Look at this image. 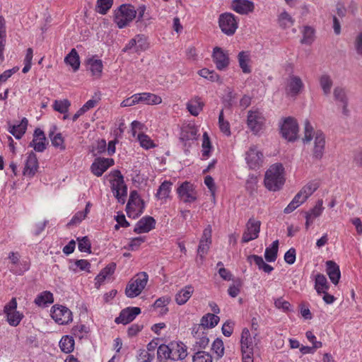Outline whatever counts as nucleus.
<instances>
[{
    "label": "nucleus",
    "mask_w": 362,
    "mask_h": 362,
    "mask_svg": "<svg viewBox=\"0 0 362 362\" xmlns=\"http://www.w3.org/2000/svg\"><path fill=\"white\" fill-rule=\"evenodd\" d=\"M158 358L160 360L171 359V347L168 345L161 344L157 350Z\"/></svg>",
    "instance_id": "4d7b16f0"
},
{
    "label": "nucleus",
    "mask_w": 362,
    "mask_h": 362,
    "mask_svg": "<svg viewBox=\"0 0 362 362\" xmlns=\"http://www.w3.org/2000/svg\"><path fill=\"white\" fill-rule=\"evenodd\" d=\"M202 156L203 159H207L210 156V152L211 149V144L206 132L203 134L202 144Z\"/></svg>",
    "instance_id": "3c124183"
},
{
    "label": "nucleus",
    "mask_w": 362,
    "mask_h": 362,
    "mask_svg": "<svg viewBox=\"0 0 362 362\" xmlns=\"http://www.w3.org/2000/svg\"><path fill=\"white\" fill-rule=\"evenodd\" d=\"M17 301L13 298L8 304L4 306V312L7 316V321L10 325L17 326L23 318V315L16 310Z\"/></svg>",
    "instance_id": "f8f14e48"
},
{
    "label": "nucleus",
    "mask_w": 362,
    "mask_h": 362,
    "mask_svg": "<svg viewBox=\"0 0 362 362\" xmlns=\"http://www.w3.org/2000/svg\"><path fill=\"white\" fill-rule=\"evenodd\" d=\"M141 313V309L138 307H128L122 310L119 317L115 318L117 324L127 325L132 322L136 317Z\"/></svg>",
    "instance_id": "a211bd4d"
},
{
    "label": "nucleus",
    "mask_w": 362,
    "mask_h": 362,
    "mask_svg": "<svg viewBox=\"0 0 362 362\" xmlns=\"http://www.w3.org/2000/svg\"><path fill=\"white\" fill-rule=\"evenodd\" d=\"M329 286L325 275L317 274L315 278V289L320 295L322 292L328 291Z\"/></svg>",
    "instance_id": "4c0bfd02"
},
{
    "label": "nucleus",
    "mask_w": 362,
    "mask_h": 362,
    "mask_svg": "<svg viewBox=\"0 0 362 362\" xmlns=\"http://www.w3.org/2000/svg\"><path fill=\"white\" fill-rule=\"evenodd\" d=\"M334 100L343 106V112H346L347 97L344 88L337 86L334 89Z\"/></svg>",
    "instance_id": "58836bf2"
},
{
    "label": "nucleus",
    "mask_w": 362,
    "mask_h": 362,
    "mask_svg": "<svg viewBox=\"0 0 362 362\" xmlns=\"http://www.w3.org/2000/svg\"><path fill=\"white\" fill-rule=\"evenodd\" d=\"M281 132L282 136L286 140L295 141L298 134V125L296 120L291 117L285 119L281 127Z\"/></svg>",
    "instance_id": "9b49d317"
},
{
    "label": "nucleus",
    "mask_w": 362,
    "mask_h": 362,
    "mask_svg": "<svg viewBox=\"0 0 362 362\" xmlns=\"http://www.w3.org/2000/svg\"><path fill=\"white\" fill-rule=\"evenodd\" d=\"M322 200H318L315 206L309 211L306 212L305 214L310 216L313 219L320 216L324 209L322 206Z\"/></svg>",
    "instance_id": "052dcab7"
},
{
    "label": "nucleus",
    "mask_w": 362,
    "mask_h": 362,
    "mask_svg": "<svg viewBox=\"0 0 362 362\" xmlns=\"http://www.w3.org/2000/svg\"><path fill=\"white\" fill-rule=\"evenodd\" d=\"M144 209V203L136 190H132L126 206V211L129 218H136L140 216Z\"/></svg>",
    "instance_id": "39448f33"
},
{
    "label": "nucleus",
    "mask_w": 362,
    "mask_h": 362,
    "mask_svg": "<svg viewBox=\"0 0 362 362\" xmlns=\"http://www.w3.org/2000/svg\"><path fill=\"white\" fill-rule=\"evenodd\" d=\"M198 73L200 76L211 81H216L219 79V76L214 71H211L208 69H202Z\"/></svg>",
    "instance_id": "680f3d73"
},
{
    "label": "nucleus",
    "mask_w": 362,
    "mask_h": 362,
    "mask_svg": "<svg viewBox=\"0 0 362 362\" xmlns=\"http://www.w3.org/2000/svg\"><path fill=\"white\" fill-rule=\"evenodd\" d=\"M279 248V241L275 240L270 247L266 248L264 258L269 262H273L276 259Z\"/></svg>",
    "instance_id": "c03bdc74"
},
{
    "label": "nucleus",
    "mask_w": 362,
    "mask_h": 362,
    "mask_svg": "<svg viewBox=\"0 0 362 362\" xmlns=\"http://www.w3.org/2000/svg\"><path fill=\"white\" fill-rule=\"evenodd\" d=\"M170 347L173 361L182 360L187 356V346L181 341H172Z\"/></svg>",
    "instance_id": "a878e982"
},
{
    "label": "nucleus",
    "mask_w": 362,
    "mask_h": 362,
    "mask_svg": "<svg viewBox=\"0 0 362 362\" xmlns=\"http://www.w3.org/2000/svg\"><path fill=\"white\" fill-rule=\"evenodd\" d=\"M327 274L332 284L337 285L341 277V273L339 266L333 261H327Z\"/></svg>",
    "instance_id": "c756f323"
},
{
    "label": "nucleus",
    "mask_w": 362,
    "mask_h": 362,
    "mask_svg": "<svg viewBox=\"0 0 362 362\" xmlns=\"http://www.w3.org/2000/svg\"><path fill=\"white\" fill-rule=\"evenodd\" d=\"M247 261L250 262V263L253 261L258 267L259 269L263 270L265 273L267 274H269L274 269L273 267L264 262L262 257L256 255H252L248 256Z\"/></svg>",
    "instance_id": "f704fd0d"
},
{
    "label": "nucleus",
    "mask_w": 362,
    "mask_h": 362,
    "mask_svg": "<svg viewBox=\"0 0 362 362\" xmlns=\"http://www.w3.org/2000/svg\"><path fill=\"white\" fill-rule=\"evenodd\" d=\"M55 127L53 128V130L50 131L49 133V136L51 139L52 144L56 147L59 148L60 150L65 149V145L64 142V139L62 136L61 133H57L54 134Z\"/></svg>",
    "instance_id": "a18cd8bd"
},
{
    "label": "nucleus",
    "mask_w": 362,
    "mask_h": 362,
    "mask_svg": "<svg viewBox=\"0 0 362 362\" xmlns=\"http://www.w3.org/2000/svg\"><path fill=\"white\" fill-rule=\"evenodd\" d=\"M239 66L244 74H250L252 71L250 66V54L248 52L242 51L238 55Z\"/></svg>",
    "instance_id": "72a5a7b5"
},
{
    "label": "nucleus",
    "mask_w": 362,
    "mask_h": 362,
    "mask_svg": "<svg viewBox=\"0 0 362 362\" xmlns=\"http://www.w3.org/2000/svg\"><path fill=\"white\" fill-rule=\"evenodd\" d=\"M54 301L53 294L47 291H43L35 299V303L38 306L43 307L51 304Z\"/></svg>",
    "instance_id": "a19ab883"
},
{
    "label": "nucleus",
    "mask_w": 362,
    "mask_h": 362,
    "mask_svg": "<svg viewBox=\"0 0 362 362\" xmlns=\"http://www.w3.org/2000/svg\"><path fill=\"white\" fill-rule=\"evenodd\" d=\"M231 8L236 13L244 15L253 11L254 4L249 0H234Z\"/></svg>",
    "instance_id": "bb28decb"
},
{
    "label": "nucleus",
    "mask_w": 362,
    "mask_h": 362,
    "mask_svg": "<svg viewBox=\"0 0 362 362\" xmlns=\"http://www.w3.org/2000/svg\"><path fill=\"white\" fill-rule=\"evenodd\" d=\"M72 334L76 337L81 339L88 333V327L83 325H76L72 328Z\"/></svg>",
    "instance_id": "69168bd1"
},
{
    "label": "nucleus",
    "mask_w": 362,
    "mask_h": 362,
    "mask_svg": "<svg viewBox=\"0 0 362 362\" xmlns=\"http://www.w3.org/2000/svg\"><path fill=\"white\" fill-rule=\"evenodd\" d=\"M88 69L95 78H100L102 76L103 64L100 59L91 58L87 61Z\"/></svg>",
    "instance_id": "2f4dec72"
},
{
    "label": "nucleus",
    "mask_w": 362,
    "mask_h": 362,
    "mask_svg": "<svg viewBox=\"0 0 362 362\" xmlns=\"http://www.w3.org/2000/svg\"><path fill=\"white\" fill-rule=\"evenodd\" d=\"M285 180L284 168L282 164L276 163L266 171L264 183L267 189L276 192L283 187Z\"/></svg>",
    "instance_id": "f03ea898"
},
{
    "label": "nucleus",
    "mask_w": 362,
    "mask_h": 362,
    "mask_svg": "<svg viewBox=\"0 0 362 362\" xmlns=\"http://www.w3.org/2000/svg\"><path fill=\"white\" fill-rule=\"evenodd\" d=\"M255 339L250 337L248 329L244 328L241 334V350L242 353L253 354L254 348L256 345Z\"/></svg>",
    "instance_id": "b1692460"
},
{
    "label": "nucleus",
    "mask_w": 362,
    "mask_h": 362,
    "mask_svg": "<svg viewBox=\"0 0 362 362\" xmlns=\"http://www.w3.org/2000/svg\"><path fill=\"white\" fill-rule=\"evenodd\" d=\"M318 187L319 182L316 180H313L304 185L298 193L303 196V199L307 200V199L311 196Z\"/></svg>",
    "instance_id": "e433bc0d"
},
{
    "label": "nucleus",
    "mask_w": 362,
    "mask_h": 362,
    "mask_svg": "<svg viewBox=\"0 0 362 362\" xmlns=\"http://www.w3.org/2000/svg\"><path fill=\"white\" fill-rule=\"evenodd\" d=\"M113 0H97L96 11L100 14H105L112 7Z\"/></svg>",
    "instance_id": "864d4df0"
},
{
    "label": "nucleus",
    "mask_w": 362,
    "mask_h": 362,
    "mask_svg": "<svg viewBox=\"0 0 362 362\" xmlns=\"http://www.w3.org/2000/svg\"><path fill=\"white\" fill-rule=\"evenodd\" d=\"M278 20L279 25L284 28H290L294 22L292 17L286 11H283L279 16Z\"/></svg>",
    "instance_id": "603ef678"
},
{
    "label": "nucleus",
    "mask_w": 362,
    "mask_h": 362,
    "mask_svg": "<svg viewBox=\"0 0 362 362\" xmlns=\"http://www.w3.org/2000/svg\"><path fill=\"white\" fill-rule=\"evenodd\" d=\"M172 185L173 183L170 181L165 180L162 182L157 190L156 197L158 199H166L170 196Z\"/></svg>",
    "instance_id": "79ce46f5"
},
{
    "label": "nucleus",
    "mask_w": 362,
    "mask_h": 362,
    "mask_svg": "<svg viewBox=\"0 0 362 362\" xmlns=\"http://www.w3.org/2000/svg\"><path fill=\"white\" fill-rule=\"evenodd\" d=\"M304 125L303 143L307 144L314 139L313 156L314 158L320 160L322 158L325 151V136L320 130L314 131L309 121L305 120Z\"/></svg>",
    "instance_id": "f257e3e1"
},
{
    "label": "nucleus",
    "mask_w": 362,
    "mask_h": 362,
    "mask_svg": "<svg viewBox=\"0 0 362 362\" xmlns=\"http://www.w3.org/2000/svg\"><path fill=\"white\" fill-rule=\"evenodd\" d=\"M64 62L70 65L74 71H76L80 66V59L79 56L76 50L73 48L71 52L65 57Z\"/></svg>",
    "instance_id": "c9c22d12"
},
{
    "label": "nucleus",
    "mask_w": 362,
    "mask_h": 362,
    "mask_svg": "<svg viewBox=\"0 0 362 362\" xmlns=\"http://www.w3.org/2000/svg\"><path fill=\"white\" fill-rule=\"evenodd\" d=\"M211 226H208L203 231L197 249V254L201 260H203L211 244Z\"/></svg>",
    "instance_id": "f3484780"
},
{
    "label": "nucleus",
    "mask_w": 362,
    "mask_h": 362,
    "mask_svg": "<svg viewBox=\"0 0 362 362\" xmlns=\"http://www.w3.org/2000/svg\"><path fill=\"white\" fill-rule=\"evenodd\" d=\"M320 85L325 95H328L331 92L333 85L332 80L329 75L323 74L320 77Z\"/></svg>",
    "instance_id": "09e8293b"
},
{
    "label": "nucleus",
    "mask_w": 362,
    "mask_h": 362,
    "mask_svg": "<svg viewBox=\"0 0 362 362\" xmlns=\"http://www.w3.org/2000/svg\"><path fill=\"white\" fill-rule=\"evenodd\" d=\"M304 83L298 76L290 74L285 81V94L291 98H296L304 89Z\"/></svg>",
    "instance_id": "0eeeda50"
},
{
    "label": "nucleus",
    "mask_w": 362,
    "mask_h": 362,
    "mask_svg": "<svg viewBox=\"0 0 362 362\" xmlns=\"http://www.w3.org/2000/svg\"><path fill=\"white\" fill-rule=\"evenodd\" d=\"M218 124L221 131L226 136L230 135V129L229 122L224 119L223 111L221 110L218 115Z\"/></svg>",
    "instance_id": "bf43d9fd"
},
{
    "label": "nucleus",
    "mask_w": 362,
    "mask_h": 362,
    "mask_svg": "<svg viewBox=\"0 0 362 362\" xmlns=\"http://www.w3.org/2000/svg\"><path fill=\"white\" fill-rule=\"evenodd\" d=\"M213 61L216 64L218 70H226L230 64L229 54L227 52L224 51L222 48L216 47L213 51Z\"/></svg>",
    "instance_id": "dca6fc26"
},
{
    "label": "nucleus",
    "mask_w": 362,
    "mask_h": 362,
    "mask_svg": "<svg viewBox=\"0 0 362 362\" xmlns=\"http://www.w3.org/2000/svg\"><path fill=\"white\" fill-rule=\"evenodd\" d=\"M100 93L98 92L94 94L92 99L88 100L81 108L85 112L95 107L98 102L101 100Z\"/></svg>",
    "instance_id": "13d9d810"
},
{
    "label": "nucleus",
    "mask_w": 362,
    "mask_h": 362,
    "mask_svg": "<svg viewBox=\"0 0 362 362\" xmlns=\"http://www.w3.org/2000/svg\"><path fill=\"white\" fill-rule=\"evenodd\" d=\"M52 319L59 325H66L72 321V313L66 307L54 305L51 309Z\"/></svg>",
    "instance_id": "9d476101"
},
{
    "label": "nucleus",
    "mask_w": 362,
    "mask_h": 362,
    "mask_svg": "<svg viewBox=\"0 0 362 362\" xmlns=\"http://www.w3.org/2000/svg\"><path fill=\"white\" fill-rule=\"evenodd\" d=\"M46 137L44 132L37 128L33 134V139L30 143V146L33 147L35 151L43 152L46 148Z\"/></svg>",
    "instance_id": "4be33fe9"
},
{
    "label": "nucleus",
    "mask_w": 362,
    "mask_h": 362,
    "mask_svg": "<svg viewBox=\"0 0 362 362\" xmlns=\"http://www.w3.org/2000/svg\"><path fill=\"white\" fill-rule=\"evenodd\" d=\"M28 123V119L24 117L18 124H12L10 122L8 123L7 129L16 139H20L25 133Z\"/></svg>",
    "instance_id": "cd10ccee"
},
{
    "label": "nucleus",
    "mask_w": 362,
    "mask_h": 362,
    "mask_svg": "<svg viewBox=\"0 0 362 362\" xmlns=\"http://www.w3.org/2000/svg\"><path fill=\"white\" fill-rule=\"evenodd\" d=\"M178 197L185 203H191L197 199V192L192 184L184 182L177 189Z\"/></svg>",
    "instance_id": "2eb2a0df"
},
{
    "label": "nucleus",
    "mask_w": 362,
    "mask_h": 362,
    "mask_svg": "<svg viewBox=\"0 0 362 362\" xmlns=\"http://www.w3.org/2000/svg\"><path fill=\"white\" fill-rule=\"evenodd\" d=\"M137 139L140 144V146L145 149H150L155 146L153 141L148 135L145 134H139L137 135Z\"/></svg>",
    "instance_id": "6e6d98bb"
},
{
    "label": "nucleus",
    "mask_w": 362,
    "mask_h": 362,
    "mask_svg": "<svg viewBox=\"0 0 362 362\" xmlns=\"http://www.w3.org/2000/svg\"><path fill=\"white\" fill-rule=\"evenodd\" d=\"M78 247L81 252H90V243L88 237L78 238Z\"/></svg>",
    "instance_id": "0e129e2a"
},
{
    "label": "nucleus",
    "mask_w": 362,
    "mask_h": 362,
    "mask_svg": "<svg viewBox=\"0 0 362 362\" xmlns=\"http://www.w3.org/2000/svg\"><path fill=\"white\" fill-rule=\"evenodd\" d=\"M114 165L112 158H99L95 160L90 166L91 172L97 177L101 176L108 168Z\"/></svg>",
    "instance_id": "aec40b11"
},
{
    "label": "nucleus",
    "mask_w": 362,
    "mask_h": 362,
    "mask_svg": "<svg viewBox=\"0 0 362 362\" xmlns=\"http://www.w3.org/2000/svg\"><path fill=\"white\" fill-rule=\"evenodd\" d=\"M148 276L146 272H140L135 275L127 284L125 294L128 298L138 296L146 287Z\"/></svg>",
    "instance_id": "20e7f679"
},
{
    "label": "nucleus",
    "mask_w": 362,
    "mask_h": 362,
    "mask_svg": "<svg viewBox=\"0 0 362 362\" xmlns=\"http://www.w3.org/2000/svg\"><path fill=\"white\" fill-rule=\"evenodd\" d=\"M135 42L136 44V53H140L141 52L146 51L148 47L149 43L148 42L147 37L144 35H136L134 37Z\"/></svg>",
    "instance_id": "de8ad7c7"
},
{
    "label": "nucleus",
    "mask_w": 362,
    "mask_h": 362,
    "mask_svg": "<svg viewBox=\"0 0 362 362\" xmlns=\"http://www.w3.org/2000/svg\"><path fill=\"white\" fill-rule=\"evenodd\" d=\"M111 189L114 196L119 202L124 203L127 194V187L124 184V177L119 170L112 173V179L110 181Z\"/></svg>",
    "instance_id": "423d86ee"
},
{
    "label": "nucleus",
    "mask_w": 362,
    "mask_h": 362,
    "mask_svg": "<svg viewBox=\"0 0 362 362\" xmlns=\"http://www.w3.org/2000/svg\"><path fill=\"white\" fill-rule=\"evenodd\" d=\"M8 258L11 262L10 270L13 273L21 275L25 271L28 270V264L26 262H20L19 256L17 253L11 252L9 254Z\"/></svg>",
    "instance_id": "393cba45"
},
{
    "label": "nucleus",
    "mask_w": 362,
    "mask_h": 362,
    "mask_svg": "<svg viewBox=\"0 0 362 362\" xmlns=\"http://www.w3.org/2000/svg\"><path fill=\"white\" fill-rule=\"evenodd\" d=\"M136 16V11L130 4H122L114 12V21L119 28L127 26Z\"/></svg>",
    "instance_id": "7ed1b4c3"
},
{
    "label": "nucleus",
    "mask_w": 362,
    "mask_h": 362,
    "mask_svg": "<svg viewBox=\"0 0 362 362\" xmlns=\"http://www.w3.org/2000/svg\"><path fill=\"white\" fill-rule=\"evenodd\" d=\"M219 317L212 314L207 313L204 315L201 319V325L205 328H213L217 325L219 322Z\"/></svg>",
    "instance_id": "37998d69"
},
{
    "label": "nucleus",
    "mask_w": 362,
    "mask_h": 362,
    "mask_svg": "<svg viewBox=\"0 0 362 362\" xmlns=\"http://www.w3.org/2000/svg\"><path fill=\"white\" fill-rule=\"evenodd\" d=\"M274 305L276 308L282 310L284 312L291 310V304L283 298H279L274 300Z\"/></svg>",
    "instance_id": "338daca9"
},
{
    "label": "nucleus",
    "mask_w": 362,
    "mask_h": 362,
    "mask_svg": "<svg viewBox=\"0 0 362 362\" xmlns=\"http://www.w3.org/2000/svg\"><path fill=\"white\" fill-rule=\"evenodd\" d=\"M261 222L253 218L248 220L243 234L242 242L248 243L258 238L260 231Z\"/></svg>",
    "instance_id": "ddd939ff"
},
{
    "label": "nucleus",
    "mask_w": 362,
    "mask_h": 362,
    "mask_svg": "<svg viewBox=\"0 0 362 362\" xmlns=\"http://www.w3.org/2000/svg\"><path fill=\"white\" fill-rule=\"evenodd\" d=\"M71 106V103L67 99L56 100L53 103V109L62 114L66 113L69 107Z\"/></svg>",
    "instance_id": "8fccbe9b"
},
{
    "label": "nucleus",
    "mask_w": 362,
    "mask_h": 362,
    "mask_svg": "<svg viewBox=\"0 0 362 362\" xmlns=\"http://www.w3.org/2000/svg\"><path fill=\"white\" fill-rule=\"evenodd\" d=\"M194 293V288L187 285L182 288L175 296V302L180 305L185 304Z\"/></svg>",
    "instance_id": "473e14b6"
},
{
    "label": "nucleus",
    "mask_w": 362,
    "mask_h": 362,
    "mask_svg": "<svg viewBox=\"0 0 362 362\" xmlns=\"http://www.w3.org/2000/svg\"><path fill=\"white\" fill-rule=\"evenodd\" d=\"M139 103H144L148 105H158L162 103V98L156 94L151 93H138Z\"/></svg>",
    "instance_id": "7c9ffc66"
},
{
    "label": "nucleus",
    "mask_w": 362,
    "mask_h": 362,
    "mask_svg": "<svg viewBox=\"0 0 362 362\" xmlns=\"http://www.w3.org/2000/svg\"><path fill=\"white\" fill-rule=\"evenodd\" d=\"M306 200L303 199V196H301L298 192L296 194L291 202L288 204V206L284 209V212L285 214H290L296 208L300 206L303 203H304Z\"/></svg>",
    "instance_id": "49530a36"
},
{
    "label": "nucleus",
    "mask_w": 362,
    "mask_h": 362,
    "mask_svg": "<svg viewBox=\"0 0 362 362\" xmlns=\"http://www.w3.org/2000/svg\"><path fill=\"white\" fill-rule=\"evenodd\" d=\"M195 346L201 349H204L209 342V339L204 332H202L199 337H195Z\"/></svg>",
    "instance_id": "774afa93"
},
{
    "label": "nucleus",
    "mask_w": 362,
    "mask_h": 362,
    "mask_svg": "<svg viewBox=\"0 0 362 362\" xmlns=\"http://www.w3.org/2000/svg\"><path fill=\"white\" fill-rule=\"evenodd\" d=\"M204 103L202 98L194 96L191 98L186 104L187 110L193 116H197L202 111Z\"/></svg>",
    "instance_id": "c85d7f7f"
},
{
    "label": "nucleus",
    "mask_w": 362,
    "mask_h": 362,
    "mask_svg": "<svg viewBox=\"0 0 362 362\" xmlns=\"http://www.w3.org/2000/svg\"><path fill=\"white\" fill-rule=\"evenodd\" d=\"M264 122L265 118L262 112L257 109L248 111L247 124L254 134H256L262 129Z\"/></svg>",
    "instance_id": "1a4fd4ad"
},
{
    "label": "nucleus",
    "mask_w": 362,
    "mask_h": 362,
    "mask_svg": "<svg viewBox=\"0 0 362 362\" xmlns=\"http://www.w3.org/2000/svg\"><path fill=\"white\" fill-rule=\"evenodd\" d=\"M218 23L221 31L227 35H233L238 27V19L230 13L221 14L219 16Z\"/></svg>",
    "instance_id": "6e6552de"
},
{
    "label": "nucleus",
    "mask_w": 362,
    "mask_h": 362,
    "mask_svg": "<svg viewBox=\"0 0 362 362\" xmlns=\"http://www.w3.org/2000/svg\"><path fill=\"white\" fill-rule=\"evenodd\" d=\"M212 350L217 355L218 358H221L224 354V346L223 342L221 339L217 338L212 344Z\"/></svg>",
    "instance_id": "e2e57ef3"
},
{
    "label": "nucleus",
    "mask_w": 362,
    "mask_h": 362,
    "mask_svg": "<svg viewBox=\"0 0 362 362\" xmlns=\"http://www.w3.org/2000/svg\"><path fill=\"white\" fill-rule=\"evenodd\" d=\"M197 137L198 129L194 125L188 124L182 129L180 140L185 146H190Z\"/></svg>",
    "instance_id": "6ab92c4d"
},
{
    "label": "nucleus",
    "mask_w": 362,
    "mask_h": 362,
    "mask_svg": "<svg viewBox=\"0 0 362 362\" xmlns=\"http://www.w3.org/2000/svg\"><path fill=\"white\" fill-rule=\"evenodd\" d=\"M39 168L37 158L33 152L28 153L23 170L24 176L33 177Z\"/></svg>",
    "instance_id": "412c9836"
},
{
    "label": "nucleus",
    "mask_w": 362,
    "mask_h": 362,
    "mask_svg": "<svg viewBox=\"0 0 362 362\" xmlns=\"http://www.w3.org/2000/svg\"><path fill=\"white\" fill-rule=\"evenodd\" d=\"M245 160L250 169L257 170L262 165L263 154L256 146H252L245 153Z\"/></svg>",
    "instance_id": "4468645a"
},
{
    "label": "nucleus",
    "mask_w": 362,
    "mask_h": 362,
    "mask_svg": "<svg viewBox=\"0 0 362 362\" xmlns=\"http://www.w3.org/2000/svg\"><path fill=\"white\" fill-rule=\"evenodd\" d=\"M74 339L69 335L63 336L59 341V345L62 352L69 354L74 349Z\"/></svg>",
    "instance_id": "ea45409f"
},
{
    "label": "nucleus",
    "mask_w": 362,
    "mask_h": 362,
    "mask_svg": "<svg viewBox=\"0 0 362 362\" xmlns=\"http://www.w3.org/2000/svg\"><path fill=\"white\" fill-rule=\"evenodd\" d=\"M156 220L149 216L141 218L136 224L134 231L136 233H148L155 228Z\"/></svg>",
    "instance_id": "5701e85b"
},
{
    "label": "nucleus",
    "mask_w": 362,
    "mask_h": 362,
    "mask_svg": "<svg viewBox=\"0 0 362 362\" xmlns=\"http://www.w3.org/2000/svg\"><path fill=\"white\" fill-rule=\"evenodd\" d=\"M192 362H213V358L208 352L198 351L193 356Z\"/></svg>",
    "instance_id": "5fc2aeb1"
}]
</instances>
